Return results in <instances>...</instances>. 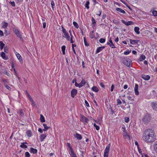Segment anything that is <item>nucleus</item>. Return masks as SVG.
<instances>
[{
	"label": "nucleus",
	"instance_id": "obj_1",
	"mask_svg": "<svg viewBox=\"0 0 157 157\" xmlns=\"http://www.w3.org/2000/svg\"><path fill=\"white\" fill-rule=\"evenodd\" d=\"M142 138L144 141L149 143L153 142L156 139L154 132L150 129L145 130L144 132Z\"/></svg>",
	"mask_w": 157,
	"mask_h": 157
},
{
	"label": "nucleus",
	"instance_id": "obj_2",
	"mask_svg": "<svg viewBox=\"0 0 157 157\" xmlns=\"http://www.w3.org/2000/svg\"><path fill=\"white\" fill-rule=\"evenodd\" d=\"M151 115L148 113H146L143 118V122L144 124H148L151 120Z\"/></svg>",
	"mask_w": 157,
	"mask_h": 157
},
{
	"label": "nucleus",
	"instance_id": "obj_3",
	"mask_svg": "<svg viewBox=\"0 0 157 157\" xmlns=\"http://www.w3.org/2000/svg\"><path fill=\"white\" fill-rule=\"evenodd\" d=\"M122 61L123 63L126 66L128 67H130V64L132 62L131 60L128 58H122Z\"/></svg>",
	"mask_w": 157,
	"mask_h": 157
},
{
	"label": "nucleus",
	"instance_id": "obj_4",
	"mask_svg": "<svg viewBox=\"0 0 157 157\" xmlns=\"http://www.w3.org/2000/svg\"><path fill=\"white\" fill-rule=\"evenodd\" d=\"M110 146V144H109L106 147L105 149L104 157H108V155L109 153V148Z\"/></svg>",
	"mask_w": 157,
	"mask_h": 157
},
{
	"label": "nucleus",
	"instance_id": "obj_5",
	"mask_svg": "<svg viewBox=\"0 0 157 157\" xmlns=\"http://www.w3.org/2000/svg\"><path fill=\"white\" fill-rule=\"evenodd\" d=\"M151 105L153 110L157 111V102L153 101L151 103Z\"/></svg>",
	"mask_w": 157,
	"mask_h": 157
},
{
	"label": "nucleus",
	"instance_id": "obj_6",
	"mask_svg": "<svg viewBox=\"0 0 157 157\" xmlns=\"http://www.w3.org/2000/svg\"><path fill=\"white\" fill-rule=\"evenodd\" d=\"M13 32L17 36L20 38L21 40H22L23 39L21 35L20 34V32L17 29H14Z\"/></svg>",
	"mask_w": 157,
	"mask_h": 157
},
{
	"label": "nucleus",
	"instance_id": "obj_7",
	"mask_svg": "<svg viewBox=\"0 0 157 157\" xmlns=\"http://www.w3.org/2000/svg\"><path fill=\"white\" fill-rule=\"evenodd\" d=\"M107 44L108 45L111 47L112 48H116L115 46L113 43L111 37L109 38V42H108Z\"/></svg>",
	"mask_w": 157,
	"mask_h": 157
},
{
	"label": "nucleus",
	"instance_id": "obj_8",
	"mask_svg": "<svg viewBox=\"0 0 157 157\" xmlns=\"http://www.w3.org/2000/svg\"><path fill=\"white\" fill-rule=\"evenodd\" d=\"M77 93V90L75 89H73L71 91V96L73 98H74Z\"/></svg>",
	"mask_w": 157,
	"mask_h": 157
},
{
	"label": "nucleus",
	"instance_id": "obj_9",
	"mask_svg": "<svg viewBox=\"0 0 157 157\" xmlns=\"http://www.w3.org/2000/svg\"><path fill=\"white\" fill-rule=\"evenodd\" d=\"M63 32L64 34V36H63L66 38L67 40H69L70 37L67 31L66 30H64V31Z\"/></svg>",
	"mask_w": 157,
	"mask_h": 157
},
{
	"label": "nucleus",
	"instance_id": "obj_10",
	"mask_svg": "<svg viewBox=\"0 0 157 157\" xmlns=\"http://www.w3.org/2000/svg\"><path fill=\"white\" fill-rule=\"evenodd\" d=\"M121 21L123 23L127 26L133 25V22L131 21H128L127 22L123 20H121Z\"/></svg>",
	"mask_w": 157,
	"mask_h": 157
},
{
	"label": "nucleus",
	"instance_id": "obj_11",
	"mask_svg": "<svg viewBox=\"0 0 157 157\" xmlns=\"http://www.w3.org/2000/svg\"><path fill=\"white\" fill-rule=\"evenodd\" d=\"M138 85L136 84L134 88V91L136 95H138L139 94V92L138 91Z\"/></svg>",
	"mask_w": 157,
	"mask_h": 157
},
{
	"label": "nucleus",
	"instance_id": "obj_12",
	"mask_svg": "<svg viewBox=\"0 0 157 157\" xmlns=\"http://www.w3.org/2000/svg\"><path fill=\"white\" fill-rule=\"evenodd\" d=\"M141 77L145 80H148L150 78V76L149 75H146L143 74L141 75Z\"/></svg>",
	"mask_w": 157,
	"mask_h": 157
},
{
	"label": "nucleus",
	"instance_id": "obj_13",
	"mask_svg": "<svg viewBox=\"0 0 157 157\" xmlns=\"http://www.w3.org/2000/svg\"><path fill=\"white\" fill-rule=\"evenodd\" d=\"M81 117V121L82 122L87 123L88 121H89L88 119L83 115H82Z\"/></svg>",
	"mask_w": 157,
	"mask_h": 157
},
{
	"label": "nucleus",
	"instance_id": "obj_14",
	"mask_svg": "<svg viewBox=\"0 0 157 157\" xmlns=\"http://www.w3.org/2000/svg\"><path fill=\"white\" fill-rule=\"evenodd\" d=\"M130 43L132 44H137L138 42L140 41V40H132L130 39Z\"/></svg>",
	"mask_w": 157,
	"mask_h": 157
},
{
	"label": "nucleus",
	"instance_id": "obj_15",
	"mask_svg": "<svg viewBox=\"0 0 157 157\" xmlns=\"http://www.w3.org/2000/svg\"><path fill=\"white\" fill-rule=\"evenodd\" d=\"M1 56L3 59L5 60H7L8 59V56H6V54L3 52H2L1 54Z\"/></svg>",
	"mask_w": 157,
	"mask_h": 157
},
{
	"label": "nucleus",
	"instance_id": "obj_16",
	"mask_svg": "<svg viewBox=\"0 0 157 157\" xmlns=\"http://www.w3.org/2000/svg\"><path fill=\"white\" fill-rule=\"evenodd\" d=\"M74 136L75 138H76L78 140H80L82 138V136L80 134L77 133H76Z\"/></svg>",
	"mask_w": 157,
	"mask_h": 157
},
{
	"label": "nucleus",
	"instance_id": "obj_17",
	"mask_svg": "<svg viewBox=\"0 0 157 157\" xmlns=\"http://www.w3.org/2000/svg\"><path fill=\"white\" fill-rule=\"evenodd\" d=\"M105 47L104 46L100 47H98L96 51V53L97 54L99 53L100 52L102 51L103 49L105 48Z\"/></svg>",
	"mask_w": 157,
	"mask_h": 157
},
{
	"label": "nucleus",
	"instance_id": "obj_18",
	"mask_svg": "<svg viewBox=\"0 0 157 157\" xmlns=\"http://www.w3.org/2000/svg\"><path fill=\"white\" fill-rule=\"evenodd\" d=\"M46 137V135L45 134H41L40 138V139L41 142L43 141Z\"/></svg>",
	"mask_w": 157,
	"mask_h": 157
},
{
	"label": "nucleus",
	"instance_id": "obj_19",
	"mask_svg": "<svg viewBox=\"0 0 157 157\" xmlns=\"http://www.w3.org/2000/svg\"><path fill=\"white\" fill-rule=\"evenodd\" d=\"M30 152L33 154H36L37 152V150L33 147H31L30 148Z\"/></svg>",
	"mask_w": 157,
	"mask_h": 157
},
{
	"label": "nucleus",
	"instance_id": "obj_20",
	"mask_svg": "<svg viewBox=\"0 0 157 157\" xmlns=\"http://www.w3.org/2000/svg\"><path fill=\"white\" fill-rule=\"evenodd\" d=\"M69 151L71 152L70 153V154L72 157H77L75 154L73 149H71V150Z\"/></svg>",
	"mask_w": 157,
	"mask_h": 157
},
{
	"label": "nucleus",
	"instance_id": "obj_21",
	"mask_svg": "<svg viewBox=\"0 0 157 157\" xmlns=\"http://www.w3.org/2000/svg\"><path fill=\"white\" fill-rule=\"evenodd\" d=\"M116 10L117 11L121 13H125V11L121 8H117L116 9Z\"/></svg>",
	"mask_w": 157,
	"mask_h": 157
},
{
	"label": "nucleus",
	"instance_id": "obj_22",
	"mask_svg": "<svg viewBox=\"0 0 157 157\" xmlns=\"http://www.w3.org/2000/svg\"><path fill=\"white\" fill-rule=\"evenodd\" d=\"M92 90L94 91L97 92L99 91V89L96 86H93L91 88Z\"/></svg>",
	"mask_w": 157,
	"mask_h": 157
},
{
	"label": "nucleus",
	"instance_id": "obj_23",
	"mask_svg": "<svg viewBox=\"0 0 157 157\" xmlns=\"http://www.w3.org/2000/svg\"><path fill=\"white\" fill-rule=\"evenodd\" d=\"M140 29L139 27H136L134 28V31L135 32L138 34L140 33V32L139 31Z\"/></svg>",
	"mask_w": 157,
	"mask_h": 157
},
{
	"label": "nucleus",
	"instance_id": "obj_24",
	"mask_svg": "<svg viewBox=\"0 0 157 157\" xmlns=\"http://www.w3.org/2000/svg\"><path fill=\"white\" fill-rule=\"evenodd\" d=\"M16 55L19 61H22V57L19 54L17 53V54H16Z\"/></svg>",
	"mask_w": 157,
	"mask_h": 157
},
{
	"label": "nucleus",
	"instance_id": "obj_25",
	"mask_svg": "<svg viewBox=\"0 0 157 157\" xmlns=\"http://www.w3.org/2000/svg\"><path fill=\"white\" fill-rule=\"evenodd\" d=\"M26 133L27 135L29 137H31L32 135V133L30 130L27 131Z\"/></svg>",
	"mask_w": 157,
	"mask_h": 157
},
{
	"label": "nucleus",
	"instance_id": "obj_26",
	"mask_svg": "<svg viewBox=\"0 0 157 157\" xmlns=\"http://www.w3.org/2000/svg\"><path fill=\"white\" fill-rule=\"evenodd\" d=\"M43 125L44 128V129H43V131H47L48 129H49L50 128V127L47 126V125L46 124H43Z\"/></svg>",
	"mask_w": 157,
	"mask_h": 157
},
{
	"label": "nucleus",
	"instance_id": "obj_27",
	"mask_svg": "<svg viewBox=\"0 0 157 157\" xmlns=\"http://www.w3.org/2000/svg\"><path fill=\"white\" fill-rule=\"evenodd\" d=\"M86 83V82L83 79L82 81H81V83H79V84L80 85V87H81L84 86Z\"/></svg>",
	"mask_w": 157,
	"mask_h": 157
},
{
	"label": "nucleus",
	"instance_id": "obj_28",
	"mask_svg": "<svg viewBox=\"0 0 157 157\" xmlns=\"http://www.w3.org/2000/svg\"><path fill=\"white\" fill-rule=\"evenodd\" d=\"M3 25H2V27L4 28H6L7 27L8 25V24L5 22L2 23Z\"/></svg>",
	"mask_w": 157,
	"mask_h": 157
},
{
	"label": "nucleus",
	"instance_id": "obj_29",
	"mask_svg": "<svg viewBox=\"0 0 157 157\" xmlns=\"http://www.w3.org/2000/svg\"><path fill=\"white\" fill-rule=\"evenodd\" d=\"M154 148L155 151L157 153V141L155 142L154 145Z\"/></svg>",
	"mask_w": 157,
	"mask_h": 157
},
{
	"label": "nucleus",
	"instance_id": "obj_30",
	"mask_svg": "<svg viewBox=\"0 0 157 157\" xmlns=\"http://www.w3.org/2000/svg\"><path fill=\"white\" fill-rule=\"evenodd\" d=\"M40 120L41 122H45V120L43 116L42 115H40Z\"/></svg>",
	"mask_w": 157,
	"mask_h": 157
},
{
	"label": "nucleus",
	"instance_id": "obj_31",
	"mask_svg": "<svg viewBox=\"0 0 157 157\" xmlns=\"http://www.w3.org/2000/svg\"><path fill=\"white\" fill-rule=\"evenodd\" d=\"M66 46L65 45H63L62 47V51L63 54L64 55L65 54V50Z\"/></svg>",
	"mask_w": 157,
	"mask_h": 157
},
{
	"label": "nucleus",
	"instance_id": "obj_32",
	"mask_svg": "<svg viewBox=\"0 0 157 157\" xmlns=\"http://www.w3.org/2000/svg\"><path fill=\"white\" fill-rule=\"evenodd\" d=\"M5 46V44L2 41H0V48L1 50H2Z\"/></svg>",
	"mask_w": 157,
	"mask_h": 157
},
{
	"label": "nucleus",
	"instance_id": "obj_33",
	"mask_svg": "<svg viewBox=\"0 0 157 157\" xmlns=\"http://www.w3.org/2000/svg\"><path fill=\"white\" fill-rule=\"evenodd\" d=\"M84 41L85 45L86 46H89V44L87 42L86 39L85 37L83 38Z\"/></svg>",
	"mask_w": 157,
	"mask_h": 157
},
{
	"label": "nucleus",
	"instance_id": "obj_34",
	"mask_svg": "<svg viewBox=\"0 0 157 157\" xmlns=\"http://www.w3.org/2000/svg\"><path fill=\"white\" fill-rule=\"evenodd\" d=\"M20 147H21V148H26L27 147V146L26 145H25L23 143H21V145H20Z\"/></svg>",
	"mask_w": 157,
	"mask_h": 157
},
{
	"label": "nucleus",
	"instance_id": "obj_35",
	"mask_svg": "<svg viewBox=\"0 0 157 157\" xmlns=\"http://www.w3.org/2000/svg\"><path fill=\"white\" fill-rule=\"evenodd\" d=\"M145 56L144 55H142L140 58V61H143V60H144L145 59Z\"/></svg>",
	"mask_w": 157,
	"mask_h": 157
},
{
	"label": "nucleus",
	"instance_id": "obj_36",
	"mask_svg": "<svg viewBox=\"0 0 157 157\" xmlns=\"http://www.w3.org/2000/svg\"><path fill=\"white\" fill-rule=\"evenodd\" d=\"M73 24L74 26L76 28H78L79 27V26L78 25V24L75 21H74L73 22Z\"/></svg>",
	"mask_w": 157,
	"mask_h": 157
},
{
	"label": "nucleus",
	"instance_id": "obj_37",
	"mask_svg": "<svg viewBox=\"0 0 157 157\" xmlns=\"http://www.w3.org/2000/svg\"><path fill=\"white\" fill-rule=\"evenodd\" d=\"M90 4V2L89 1H87L85 4V7L88 9L89 8V5Z\"/></svg>",
	"mask_w": 157,
	"mask_h": 157
},
{
	"label": "nucleus",
	"instance_id": "obj_38",
	"mask_svg": "<svg viewBox=\"0 0 157 157\" xmlns=\"http://www.w3.org/2000/svg\"><path fill=\"white\" fill-rule=\"evenodd\" d=\"M19 113L21 116H24V113L22 109H21L19 110Z\"/></svg>",
	"mask_w": 157,
	"mask_h": 157
},
{
	"label": "nucleus",
	"instance_id": "obj_39",
	"mask_svg": "<svg viewBox=\"0 0 157 157\" xmlns=\"http://www.w3.org/2000/svg\"><path fill=\"white\" fill-rule=\"evenodd\" d=\"M92 25H93V26H94L96 23L95 19L93 17H92Z\"/></svg>",
	"mask_w": 157,
	"mask_h": 157
},
{
	"label": "nucleus",
	"instance_id": "obj_40",
	"mask_svg": "<svg viewBox=\"0 0 157 157\" xmlns=\"http://www.w3.org/2000/svg\"><path fill=\"white\" fill-rule=\"evenodd\" d=\"M105 41V39L104 38H101L99 40V42L101 43H104Z\"/></svg>",
	"mask_w": 157,
	"mask_h": 157
},
{
	"label": "nucleus",
	"instance_id": "obj_41",
	"mask_svg": "<svg viewBox=\"0 0 157 157\" xmlns=\"http://www.w3.org/2000/svg\"><path fill=\"white\" fill-rule=\"evenodd\" d=\"M4 86H5V87H6V88L8 90H11V88L10 86H8L7 85L4 84Z\"/></svg>",
	"mask_w": 157,
	"mask_h": 157
},
{
	"label": "nucleus",
	"instance_id": "obj_42",
	"mask_svg": "<svg viewBox=\"0 0 157 157\" xmlns=\"http://www.w3.org/2000/svg\"><path fill=\"white\" fill-rule=\"evenodd\" d=\"M3 73L6 75H7L8 76H10V73H9L6 70V69H5L4 71H3Z\"/></svg>",
	"mask_w": 157,
	"mask_h": 157
},
{
	"label": "nucleus",
	"instance_id": "obj_43",
	"mask_svg": "<svg viewBox=\"0 0 157 157\" xmlns=\"http://www.w3.org/2000/svg\"><path fill=\"white\" fill-rule=\"evenodd\" d=\"M51 5L52 6V7L53 10H54V6H55V3L53 0L51 2Z\"/></svg>",
	"mask_w": 157,
	"mask_h": 157
},
{
	"label": "nucleus",
	"instance_id": "obj_44",
	"mask_svg": "<svg viewBox=\"0 0 157 157\" xmlns=\"http://www.w3.org/2000/svg\"><path fill=\"white\" fill-rule=\"evenodd\" d=\"M75 86H76L78 87L79 88H81V87H80V84H78V83L77 82H76V79H75Z\"/></svg>",
	"mask_w": 157,
	"mask_h": 157
},
{
	"label": "nucleus",
	"instance_id": "obj_45",
	"mask_svg": "<svg viewBox=\"0 0 157 157\" xmlns=\"http://www.w3.org/2000/svg\"><path fill=\"white\" fill-rule=\"evenodd\" d=\"M94 127L97 130H98L99 129V127L95 123H94Z\"/></svg>",
	"mask_w": 157,
	"mask_h": 157
},
{
	"label": "nucleus",
	"instance_id": "obj_46",
	"mask_svg": "<svg viewBox=\"0 0 157 157\" xmlns=\"http://www.w3.org/2000/svg\"><path fill=\"white\" fill-rule=\"evenodd\" d=\"M152 14L155 16H157V11L156 10H153L152 12Z\"/></svg>",
	"mask_w": 157,
	"mask_h": 157
},
{
	"label": "nucleus",
	"instance_id": "obj_47",
	"mask_svg": "<svg viewBox=\"0 0 157 157\" xmlns=\"http://www.w3.org/2000/svg\"><path fill=\"white\" fill-rule=\"evenodd\" d=\"M131 50H128L124 52V54L126 55H128L131 52Z\"/></svg>",
	"mask_w": 157,
	"mask_h": 157
},
{
	"label": "nucleus",
	"instance_id": "obj_48",
	"mask_svg": "<svg viewBox=\"0 0 157 157\" xmlns=\"http://www.w3.org/2000/svg\"><path fill=\"white\" fill-rule=\"evenodd\" d=\"M109 109L110 110V114H111V115H113V113H114V112L113 110V109L112 108V107H110V108H109Z\"/></svg>",
	"mask_w": 157,
	"mask_h": 157
},
{
	"label": "nucleus",
	"instance_id": "obj_49",
	"mask_svg": "<svg viewBox=\"0 0 157 157\" xmlns=\"http://www.w3.org/2000/svg\"><path fill=\"white\" fill-rule=\"evenodd\" d=\"M25 157H30V155L28 152H26L25 154Z\"/></svg>",
	"mask_w": 157,
	"mask_h": 157
},
{
	"label": "nucleus",
	"instance_id": "obj_50",
	"mask_svg": "<svg viewBox=\"0 0 157 157\" xmlns=\"http://www.w3.org/2000/svg\"><path fill=\"white\" fill-rule=\"evenodd\" d=\"M117 105H121L122 103L121 101L119 99H117Z\"/></svg>",
	"mask_w": 157,
	"mask_h": 157
},
{
	"label": "nucleus",
	"instance_id": "obj_51",
	"mask_svg": "<svg viewBox=\"0 0 157 157\" xmlns=\"http://www.w3.org/2000/svg\"><path fill=\"white\" fill-rule=\"evenodd\" d=\"M4 51L5 52L8 53V48L7 47H4Z\"/></svg>",
	"mask_w": 157,
	"mask_h": 157
},
{
	"label": "nucleus",
	"instance_id": "obj_52",
	"mask_svg": "<svg viewBox=\"0 0 157 157\" xmlns=\"http://www.w3.org/2000/svg\"><path fill=\"white\" fill-rule=\"evenodd\" d=\"M2 80L4 83H8V80L5 79H2Z\"/></svg>",
	"mask_w": 157,
	"mask_h": 157
},
{
	"label": "nucleus",
	"instance_id": "obj_53",
	"mask_svg": "<svg viewBox=\"0 0 157 157\" xmlns=\"http://www.w3.org/2000/svg\"><path fill=\"white\" fill-rule=\"evenodd\" d=\"M67 146L69 147V151L71 150V149H72V147H71V144L69 143H67Z\"/></svg>",
	"mask_w": 157,
	"mask_h": 157
},
{
	"label": "nucleus",
	"instance_id": "obj_54",
	"mask_svg": "<svg viewBox=\"0 0 157 157\" xmlns=\"http://www.w3.org/2000/svg\"><path fill=\"white\" fill-rule=\"evenodd\" d=\"M10 3L12 6L13 7L15 6V4L14 2H10Z\"/></svg>",
	"mask_w": 157,
	"mask_h": 157
},
{
	"label": "nucleus",
	"instance_id": "obj_55",
	"mask_svg": "<svg viewBox=\"0 0 157 157\" xmlns=\"http://www.w3.org/2000/svg\"><path fill=\"white\" fill-rule=\"evenodd\" d=\"M125 121L126 122H128L129 120V118L128 117H125Z\"/></svg>",
	"mask_w": 157,
	"mask_h": 157
},
{
	"label": "nucleus",
	"instance_id": "obj_56",
	"mask_svg": "<svg viewBox=\"0 0 157 157\" xmlns=\"http://www.w3.org/2000/svg\"><path fill=\"white\" fill-rule=\"evenodd\" d=\"M26 93L27 94V95L28 96V97L29 98V99H31V98H32L31 97L30 95L28 93V92H27V91H26Z\"/></svg>",
	"mask_w": 157,
	"mask_h": 157
},
{
	"label": "nucleus",
	"instance_id": "obj_57",
	"mask_svg": "<svg viewBox=\"0 0 157 157\" xmlns=\"http://www.w3.org/2000/svg\"><path fill=\"white\" fill-rule=\"evenodd\" d=\"M114 88V85H112L111 86V92L113 91Z\"/></svg>",
	"mask_w": 157,
	"mask_h": 157
},
{
	"label": "nucleus",
	"instance_id": "obj_58",
	"mask_svg": "<svg viewBox=\"0 0 157 157\" xmlns=\"http://www.w3.org/2000/svg\"><path fill=\"white\" fill-rule=\"evenodd\" d=\"M81 153H82L81 155L82 157H84V151H81Z\"/></svg>",
	"mask_w": 157,
	"mask_h": 157
},
{
	"label": "nucleus",
	"instance_id": "obj_59",
	"mask_svg": "<svg viewBox=\"0 0 157 157\" xmlns=\"http://www.w3.org/2000/svg\"><path fill=\"white\" fill-rule=\"evenodd\" d=\"M85 102L86 104V106H88V107L89 106V104L88 102L86 100H85Z\"/></svg>",
	"mask_w": 157,
	"mask_h": 157
},
{
	"label": "nucleus",
	"instance_id": "obj_60",
	"mask_svg": "<svg viewBox=\"0 0 157 157\" xmlns=\"http://www.w3.org/2000/svg\"><path fill=\"white\" fill-rule=\"evenodd\" d=\"M30 101H31V102L33 104H34V105H35V102L33 100L32 98L31 99H29Z\"/></svg>",
	"mask_w": 157,
	"mask_h": 157
},
{
	"label": "nucleus",
	"instance_id": "obj_61",
	"mask_svg": "<svg viewBox=\"0 0 157 157\" xmlns=\"http://www.w3.org/2000/svg\"><path fill=\"white\" fill-rule=\"evenodd\" d=\"M100 86L103 87V88H104L105 87V85L103 84V83L102 82H101L100 83Z\"/></svg>",
	"mask_w": 157,
	"mask_h": 157
},
{
	"label": "nucleus",
	"instance_id": "obj_62",
	"mask_svg": "<svg viewBox=\"0 0 157 157\" xmlns=\"http://www.w3.org/2000/svg\"><path fill=\"white\" fill-rule=\"evenodd\" d=\"M113 21V22L115 24H118V21L116 20H115V19Z\"/></svg>",
	"mask_w": 157,
	"mask_h": 157
},
{
	"label": "nucleus",
	"instance_id": "obj_63",
	"mask_svg": "<svg viewBox=\"0 0 157 157\" xmlns=\"http://www.w3.org/2000/svg\"><path fill=\"white\" fill-rule=\"evenodd\" d=\"M3 36V33L2 31L0 30V36Z\"/></svg>",
	"mask_w": 157,
	"mask_h": 157
},
{
	"label": "nucleus",
	"instance_id": "obj_64",
	"mask_svg": "<svg viewBox=\"0 0 157 157\" xmlns=\"http://www.w3.org/2000/svg\"><path fill=\"white\" fill-rule=\"evenodd\" d=\"M127 98L129 100H133V99L132 98V97L131 96H127Z\"/></svg>",
	"mask_w": 157,
	"mask_h": 157
}]
</instances>
